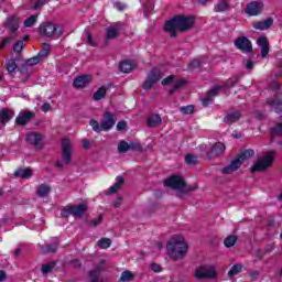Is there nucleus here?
Segmentation results:
<instances>
[{
    "instance_id": "obj_1",
    "label": "nucleus",
    "mask_w": 282,
    "mask_h": 282,
    "mask_svg": "<svg viewBox=\"0 0 282 282\" xmlns=\"http://www.w3.org/2000/svg\"><path fill=\"white\" fill-rule=\"evenodd\" d=\"M193 25H195L193 17L175 15L165 23L164 30L169 32L171 39H175L177 32H188V30H193Z\"/></svg>"
},
{
    "instance_id": "obj_2",
    "label": "nucleus",
    "mask_w": 282,
    "mask_h": 282,
    "mask_svg": "<svg viewBox=\"0 0 282 282\" xmlns=\"http://www.w3.org/2000/svg\"><path fill=\"white\" fill-rule=\"evenodd\" d=\"M164 186H167L169 188H172L173 191H178L176 193V197H184L186 193H193V191H197L199 187L197 184L194 185H187L186 181H184V177L180 175H172L167 180L163 182Z\"/></svg>"
},
{
    "instance_id": "obj_3",
    "label": "nucleus",
    "mask_w": 282,
    "mask_h": 282,
    "mask_svg": "<svg viewBox=\"0 0 282 282\" xmlns=\"http://www.w3.org/2000/svg\"><path fill=\"white\" fill-rule=\"evenodd\" d=\"M167 254L174 261H180V259H184L186 257V252H188V245L184 241L183 238H172L167 242Z\"/></svg>"
},
{
    "instance_id": "obj_4",
    "label": "nucleus",
    "mask_w": 282,
    "mask_h": 282,
    "mask_svg": "<svg viewBox=\"0 0 282 282\" xmlns=\"http://www.w3.org/2000/svg\"><path fill=\"white\" fill-rule=\"evenodd\" d=\"M253 155H254V150L252 149L245 150L239 154L237 159L231 161V163L228 166L223 167L221 173H224V175H230L231 173H235V171H239L243 162H246V160H250V158H252Z\"/></svg>"
},
{
    "instance_id": "obj_5",
    "label": "nucleus",
    "mask_w": 282,
    "mask_h": 282,
    "mask_svg": "<svg viewBox=\"0 0 282 282\" xmlns=\"http://www.w3.org/2000/svg\"><path fill=\"white\" fill-rule=\"evenodd\" d=\"M274 155L276 151L265 152L261 159H259L251 167V173H261L268 171L272 164H274Z\"/></svg>"
},
{
    "instance_id": "obj_6",
    "label": "nucleus",
    "mask_w": 282,
    "mask_h": 282,
    "mask_svg": "<svg viewBox=\"0 0 282 282\" xmlns=\"http://www.w3.org/2000/svg\"><path fill=\"white\" fill-rule=\"evenodd\" d=\"M85 213H87V205L86 203H80L79 205L66 206V208L62 210L61 215L64 218L69 217V215H72L73 217H83Z\"/></svg>"
},
{
    "instance_id": "obj_7",
    "label": "nucleus",
    "mask_w": 282,
    "mask_h": 282,
    "mask_svg": "<svg viewBox=\"0 0 282 282\" xmlns=\"http://www.w3.org/2000/svg\"><path fill=\"white\" fill-rule=\"evenodd\" d=\"M159 80H162V72L158 68L151 69L145 82L143 83V89H151V87H153L155 83H159Z\"/></svg>"
},
{
    "instance_id": "obj_8",
    "label": "nucleus",
    "mask_w": 282,
    "mask_h": 282,
    "mask_svg": "<svg viewBox=\"0 0 282 282\" xmlns=\"http://www.w3.org/2000/svg\"><path fill=\"white\" fill-rule=\"evenodd\" d=\"M62 161L66 166H69L72 163V143L69 139L62 140Z\"/></svg>"
},
{
    "instance_id": "obj_9",
    "label": "nucleus",
    "mask_w": 282,
    "mask_h": 282,
    "mask_svg": "<svg viewBox=\"0 0 282 282\" xmlns=\"http://www.w3.org/2000/svg\"><path fill=\"white\" fill-rule=\"evenodd\" d=\"M216 274L215 269L210 267H199L196 269L195 278L197 280L215 279Z\"/></svg>"
},
{
    "instance_id": "obj_10",
    "label": "nucleus",
    "mask_w": 282,
    "mask_h": 282,
    "mask_svg": "<svg viewBox=\"0 0 282 282\" xmlns=\"http://www.w3.org/2000/svg\"><path fill=\"white\" fill-rule=\"evenodd\" d=\"M235 46L240 52H245L246 54L252 52V42L248 40L246 36H239L235 40Z\"/></svg>"
},
{
    "instance_id": "obj_11",
    "label": "nucleus",
    "mask_w": 282,
    "mask_h": 282,
    "mask_svg": "<svg viewBox=\"0 0 282 282\" xmlns=\"http://www.w3.org/2000/svg\"><path fill=\"white\" fill-rule=\"evenodd\" d=\"M35 117L36 115L30 110L21 111L15 118V124H18V127H25V124H28V122L33 120Z\"/></svg>"
},
{
    "instance_id": "obj_12",
    "label": "nucleus",
    "mask_w": 282,
    "mask_h": 282,
    "mask_svg": "<svg viewBox=\"0 0 282 282\" xmlns=\"http://www.w3.org/2000/svg\"><path fill=\"white\" fill-rule=\"evenodd\" d=\"M26 142L33 144L35 149H43V134L40 132H30L26 134Z\"/></svg>"
},
{
    "instance_id": "obj_13",
    "label": "nucleus",
    "mask_w": 282,
    "mask_h": 282,
    "mask_svg": "<svg viewBox=\"0 0 282 282\" xmlns=\"http://www.w3.org/2000/svg\"><path fill=\"white\" fill-rule=\"evenodd\" d=\"M116 127V116L110 111L104 113V121H101V128L104 131H111Z\"/></svg>"
},
{
    "instance_id": "obj_14",
    "label": "nucleus",
    "mask_w": 282,
    "mask_h": 282,
    "mask_svg": "<svg viewBox=\"0 0 282 282\" xmlns=\"http://www.w3.org/2000/svg\"><path fill=\"white\" fill-rule=\"evenodd\" d=\"M261 10H263V3L259 1H252L247 4L245 12L249 17H257L258 14H261Z\"/></svg>"
},
{
    "instance_id": "obj_15",
    "label": "nucleus",
    "mask_w": 282,
    "mask_h": 282,
    "mask_svg": "<svg viewBox=\"0 0 282 282\" xmlns=\"http://www.w3.org/2000/svg\"><path fill=\"white\" fill-rule=\"evenodd\" d=\"M99 263L100 264L97 268L89 272V279L91 282H107V280L100 276V273L102 272V268L105 265V260H100Z\"/></svg>"
},
{
    "instance_id": "obj_16",
    "label": "nucleus",
    "mask_w": 282,
    "mask_h": 282,
    "mask_svg": "<svg viewBox=\"0 0 282 282\" xmlns=\"http://www.w3.org/2000/svg\"><path fill=\"white\" fill-rule=\"evenodd\" d=\"M226 151V145L221 142H217L212 147V150L207 152L208 160H213V158H219V155H224Z\"/></svg>"
},
{
    "instance_id": "obj_17",
    "label": "nucleus",
    "mask_w": 282,
    "mask_h": 282,
    "mask_svg": "<svg viewBox=\"0 0 282 282\" xmlns=\"http://www.w3.org/2000/svg\"><path fill=\"white\" fill-rule=\"evenodd\" d=\"M39 30L42 36L51 37L56 34V25L52 22H45L44 24L40 25Z\"/></svg>"
},
{
    "instance_id": "obj_18",
    "label": "nucleus",
    "mask_w": 282,
    "mask_h": 282,
    "mask_svg": "<svg viewBox=\"0 0 282 282\" xmlns=\"http://www.w3.org/2000/svg\"><path fill=\"white\" fill-rule=\"evenodd\" d=\"M89 83H91V75H80L74 79L73 87L83 89V87L88 86Z\"/></svg>"
},
{
    "instance_id": "obj_19",
    "label": "nucleus",
    "mask_w": 282,
    "mask_h": 282,
    "mask_svg": "<svg viewBox=\"0 0 282 282\" xmlns=\"http://www.w3.org/2000/svg\"><path fill=\"white\" fill-rule=\"evenodd\" d=\"M257 43L261 50V52H260L261 58H265V56H268V54H270V44L268 43V37L260 36L257 40Z\"/></svg>"
},
{
    "instance_id": "obj_20",
    "label": "nucleus",
    "mask_w": 282,
    "mask_h": 282,
    "mask_svg": "<svg viewBox=\"0 0 282 282\" xmlns=\"http://www.w3.org/2000/svg\"><path fill=\"white\" fill-rule=\"evenodd\" d=\"M224 89V86H215L213 89L208 90L206 98L203 99V107H208L210 105V101L215 96H219V91Z\"/></svg>"
},
{
    "instance_id": "obj_21",
    "label": "nucleus",
    "mask_w": 282,
    "mask_h": 282,
    "mask_svg": "<svg viewBox=\"0 0 282 282\" xmlns=\"http://www.w3.org/2000/svg\"><path fill=\"white\" fill-rule=\"evenodd\" d=\"M14 118V110H10L8 108H3L0 110V123L6 127L8 122H10Z\"/></svg>"
},
{
    "instance_id": "obj_22",
    "label": "nucleus",
    "mask_w": 282,
    "mask_h": 282,
    "mask_svg": "<svg viewBox=\"0 0 282 282\" xmlns=\"http://www.w3.org/2000/svg\"><path fill=\"white\" fill-rule=\"evenodd\" d=\"M265 104L271 107L275 113H282V100L279 98H269L267 99Z\"/></svg>"
},
{
    "instance_id": "obj_23",
    "label": "nucleus",
    "mask_w": 282,
    "mask_h": 282,
    "mask_svg": "<svg viewBox=\"0 0 282 282\" xmlns=\"http://www.w3.org/2000/svg\"><path fill=\"white\" fill-rule=\"evenodd\" d=\"M118 39V26L111 25L106 29L105 43L109 45V41Z\"/></svg>"
},
{
    "instance_id": "obj_24",
    "label": "nucleus",
    "mask_w": 282,
    "mask_h": 282,
    "mask_svg": "<svg viewBox=\"0 0 282 282\" xmlns=\"http://www.w3.org/2000/svg\"><path fill=\"white\" fill-rule=\"evenodd\" d=\"M239 120H241V111L229 112L224 118L226 124H235V122H239Z\"/></svg>"
},
{
    "instance_id": "obj_25",
    "label": "nucleus",
    "mask_w": 282,
    "mask_h": 282,
    "mask_svg": "<svg viewBox=\"0 0 282 282\" xmlns=\"http://www.w3.org/2000/svg\"><path fill=\"white\" fill-rule=\"evenodd\" d=\"M19 23H20L19 19H17L15 17H10L7 19V22L4 25L10 31V34H14V32L19 30Z\"/></svg>"
},
{
    "instance_id": "obj_26",
    "label": "nucleus",
    "mask_w": 282,
    "mask_h": 282,
    "mask_svg": "<svg viewBox=\"0 0 282 282\" xmlns=\"http://www.w3.org/2000/svg\"><path fill=\"white\" fill-rule=\"evenodd\" d=\"M273 24H274V19L268 18L264 21L254 22L253 28L254 30H270V28H272Z\"/></svg>"
},
{
    "instance_id": "obj_27",
    "label": "nucleus",
    "mask_w": 282,
    "mask_h": 282,
    "mask_svg": "<svg viewBox=\"0 0 282 282\" xmlns=\"http://www.w3.org/2000/svg\"><path fill=\"white\" fill-rule=\"evenodd\" d=\"M124 184V178L122 176H117L116 183L109 187L107 195H112L113 193H118L122 185Z\"/></svg>"
},
{
    "instance_id": "obj_28",
    "label": "nucleus",
    "mask_w": 282,
    "mask_h": 282,
    "mask_svg": "<svg viewBox=\"0 0 282 282\" xmlns=\"http://www.w3.org/2000/svg\"><path fill=\"white\" fill-rule=\"evenodd\" d=\"M25 50V43L23 40H19L13 44V52L15 53V61H21V53Z\"/></svg>"
},
{
    "instance_id": "obj_29",
    "label": "nucleus",
    "mask_w": 282,
    "mask_h": 282,
    "mask_svg": "<svg viewBox=\"0 0 282 282\" xmlns=\"http://www.w3.org/2000/svg\"><path fill=\"white\" fill-rule=\"evenodd\" d=\"M42 254L54 253L58 250V241L41 246Z\"/></svg>"
},
{
    "instance_id": "obj_30",
    "label": "nucleus",
    "mask_w": 282,
    "mask_h": 282,
    "mask_svg": "<svg viewBox=\"0 0 282 282\" xmlns=\"http://www.w3.org/2000/svg\"><path fill=\"white\" fill-rule=\"evenodd\" d=\"M119 69L123 74H129L135 69V64H133V62L130 61H123L121 62Z\"/></svg>"
},
{
    "instance_id": "obj_31",
    "label": "nucleus",
    "mask_w": 282,
    "mask_h": 282,
    "mask_svg": "<svg viewBox=\"0 0 282 282\" xmlns=\"http://www.w3.org/2000/svg\"><path fill=\"white\" fill-rule=\"evenodd\" d=\"M160 124H162V117H160V115H152L148 118V126L155 128V127H160Z\"/></svg>"
},
{
    "instance_id": "obj_32",
    "label": "nucleus",
    "mask_w": 282,
    "mask_h": 282,
    "mask_svg": "<svg viewBox=\"0 0 282 282\" xmlns=\"http://www.w3.org/2000/svg\"><path fill=\"white\" fill-rule=\"evenodd\" d=\"M51 192H52V187H50V185L41 184L37 187L39 197H47Z\"/></svg>"
},
{
    "instance_id": "obj_33",
    "label": "nucleus",
    "mask_w": 282,
    "mask_h": 282,
    "mask_svg": "<svg viewBox=\"0 0 282 282\" xmlns=\"http://www.w3.org/2000/svg\"><path fill=\"white\" fill-rule=\"evenodd\" d=\"M15 177H21L22 180H30L32 176V170L25 169V170H18L14 172Z\"/></svg>"
},
{
    "instance_id": "obj_34",
    "label": "nucleus",
    "mask_w": 282,
    "mask_h": 282,
    "mask_svg": "<svg viewBox=\"0 0 282 282\" xmlns=\"http://www.w3.org/2000/svg\"><path fill=\"white\" fill-rule=\"evenodd\" d=\"M241 270H243V264L238 263L231 267V269L228 271L227 275L232 279V276H237V274H239V272H241Z\"/></svg>"
},
{
    "instance_id": "obj_35",
    "label": "nucleus",
    "mask_w": 282,
    "mask_h": 282,
    "mask_svg": "<svg viewBox=\"0 0 282 282\" xmlns=\"http://www.w3.org/2000/svg\"><path fill=\"white\" fill-rule=\"evenodd\" d=\"M230 6H228V0H219L215 6L216 12H226Z\"/></svg>"
},
{
    "instance_id": "obj_36",
    "label": "nucleus",
    "mask_w": 282,
    "mask_h": 282,
    "mask_svg": "<svg viewBox=\"0 0 282 282\" xmlns=\"http://www.w3.org/2000/svg\"><path fill=\"white\" fill-rule=\"evenodd\" d=\"M105 96H107V88L105 87H100L97 91H95V94L93 95V100H102V98H105Z\"/></svg>"
},
{
    "instance_id": "obj_37",
    "label": "nucleus",
    "mask_w": 282,
    "mask_h": 282,
    "mask_svg": "<svg viewBox=\"0 0 282 282\" xmlns=\"http://www.w3.org/2000/svg\"><path fill=\"white\" fill-rule=\"evenodd\" d=\"M39 63H41V59L37 55L34 56V57H31V58L25 61V64L22 66L21 72H23V69H25V67H32L34 65H39Z\"/></svg>"
},
{
    "instance_id": "obj_38",
    "label": "nucleus",
    "mask_w": 282,
    "mask_h": 282,
    "mask_svg": "<svg viewBox=\"0 0 282 282\" xmlns=\"http://www.w3.org/2000/svg\"><path fill=\"white\" fill-rule=\"evenodd\" d=\"M17 57L15 58H11L8 64H7V70L9 74H14V72L17 70V67H19V65H17Z\"/></svg>"
},
{
    "instance_id": "obj_39",
    "label": "nucleus",
    "mask_w": 282,
    "mask_h": 282,
    "mask_svg": "<svg viewBox=\"0 0 282 282\" xmlns=\"http://www.w3.org/2000/svg\"><path fill=\"white\" fill-rule=\"evenodd\" d=\"M89 124L95 133H101V131H105V129H102V123H99L96 119H91Z\"/></svg>"
},
{
    "instance_id": "obj_40",
    "label": "nucleus",
    "mask_w": 282,
    "mask_h": 282,
    "mask_svg": "<svg viewBox=\"0 0 282 282\" xmlns=\"http://www.w3.org/2000/svg\"><path fill=\"white\" fill-rule=\"evenodd\" d=\"M239 83V77H231L227 82L223 84V89H230V87H235Z\"/></svg>"
},
{
    "instance_id": "obj_41",
    "label": "nucleus",
    "mask_w": 282,
    "mask_h": 282,
    "mask_svg": "<svg viewBox=\"0 0 282 282\" xmlns=\"http://www.w3.org/2000/svg\"><path fill=\"white\" fill-rule=\"evenodd\" d=\"M140 2L147 12H151L155 8V0H140Z\"/></svg>"
},
{
    "instance_id": "obj_42",
    "label": "nucleus",
    "mask_w": 282,
    "mask_h": 282,
    "mask_svg": "<svg viewBox=\"0 0 282 282\" xmlns=\"http://www.w3.org/2000/svg\"><path fill=\"white\" fill-rule=\"evenodd\" d=\"M203 63H206V58L205 57H199V58H196V59L192 61L189 63V67H191V69H197V68L202 67Z\"/></svg>"
},
{
    "instance_id": "obj_43",
    "label": "nucleus",
    "mask_w": 282,
    "mask_h": 282,
    "mask_svg": "<svg viewBox=\"0 0 282 282\" xmlns=\"http://www.w3.org/2000/svg\"><path fill=\"white\" fill-rule=\"evenodd\" d=\"M97 246L101 248V250H107V248L111 247V239L109 238H101L97 241Z\"/></svg>"
},
{
    "instance_id": "obj_44",
    "label": "nucleus",
    "mask_w": 282,
    "mask_h": 282,
    "mask_svg": "<svg viewBox=\"0 0 282 282\" xmlns=\"http://www.w3.org/2000/svg\"><path fill=\"white\" fill-rule=\"evenodd\" d=\"M184 85H186V80L184 79H180L178 82H176L174 86L170 89L169 96H173V94H175V91H177V89H180L181 87H184Z\"/></svg>"
},
{
    "instance_id": "obj_45",
    "label": "nucleus",
    "mask_w": 282,
    "mask_h": 282,
    "mask_svg": "<svg viewBox=\"0 0 282 282\" xmlns=\"http://www.w3.org/2000/svg\"><path fill=\"white\" fill-rule=\"evenodd\" d=\"M47 3V0H32L31 1V10H41L43 6Z\"/></svg>"
},
{
    "instance_id": "obj_46",
    "label": "nucleus",
    "mask_w": 282,
    "mask_h": 282,
    "mask_svg": "<svg viewBox=\"0 0 282 282\" xmlns=\"http://www.w3.org/2000/svg\"><path fill=\"white\" fill-rule=\"evenodd\" d=\"M236 243H237V236H228L224 240V245L226 246V248H232V246H235Z\"/></svg>"
},
{
    "instance_id": "obj_47",
    "label": "nucleus",
    "mask_w": 282,
    "mask_h": 282,
    "mask_svg": "<svg viewBox=\"0 0 282 282\" xmlns=\"http://www.w3.org/2000/svg\"><path fill=\"white\" fill-rule=\"evenodd\" d=\"M135 279V275L131 271H123L120 276V281L127 282V281H133Z\"/></svg>"
},
{
    "instance_id": "obj_48",
    "label": "nucleus",
    "mask_w": 282,
    "mask_h": 282,
    "mask_svg": "<svg viewBox=\"0 0 282 282\" xmlns=\"http://www.w3.org/2000/svg\"><path fill=\"white\" fill-rule=\"evenodd\" d=\"M56 268V262H51L42 265L43 274H50Z\"/></svg>"
},
{
    "instance_id": "obj_49",
    "label": "nucleus",
    "mask_w": 282,
    "mask_h": 282,
    "mask_svg": "<svg viewBox=\"0 0 282 282\" xmlns=\"http://www.w3.org/2000/svg\"><path fill=\"white\" fill-rule=\"evenodd\" d=\"M180 111L181 113H184V116H188L195 112V107L193 105L183 106L180 108Z\"/></svg>"
},
{
    "instance_id": "obj_50",
    "label": "nucleus",
    "mask_w": 282,
    "mask_h": 282,
    "mask_svg": "<svg viewBox=\"0 0 282 282\" xmlns=\"http://www.w3.org/2000/svg\"><path fill=\"white\" fill-rule=\"evenodd\" d=\"M37 20L39 15H31L24 21V28H32V25H34V23H36Z\"/></svg>"
},
{
    "instance_id": "obj_51",
    "label": "nucleus",
    "mask_w": 282,
    "mask_h": 282,
    "mask_svg": "<svg viewBox=\"0 0 282 282\" xmlns=\"http://www.w3.org/2000/svg\"><path fill=\"white\" fill-rule=\"evenodd\" d=\"M185 163L189 166H195V164H197V156H195L194 154H187L185 156Z\"/></svg>"
},
{
    "instance_id": "obj_52",
    "label": "nucleus",
    "mask_w": 282,
    "mask_h": 282,
    "mask_svg": "<svg viewBox=\"0 0 282 282\" xmlns=\"http://www.w3.org/2000/svg\"><path fill=\"white\" fill-rule=\"evenodd\" d=\"M129 151V142L120 141L118 144V153H127Z\"/></svg>"
},
{
    "instance_id": "obj_53",
    "label": "nucleus",
    "mask_w": 282,
    "mask_h": 282,
    "mask_svg": "<svg viewBox=\"0 0 282 282\" xmlns=\"http://www.w3.org/2000/svg\"><path fill=\"white\" fill-rule=\"evenodd\" d=\"M129 144V151H142V144L140 142H130Z\"/></svg>"
},
{
    "instance_id": "obj_54",
    "label": "nucleus",
    "mask_w": 282,
    "mask_h": 282,
    "mask_svg": "<svg viewBox=\"0 0 282 282\" xmlns=\"http://www.w3.org/2000/svg\"><path fill=\"white\" fill-rule=\"evenodd\" d=\"M175 80V75H170L167 77H165L162 82L161 85H163V87H166L167 85H172V83Z\"/></svg>"
},
{
    "instance_id": "obj_55",
    "label": "nucleus",
    "mask_w": 282,
    "mask_h": 282,
    "mask_svg": "<svg viewBox=\"0 0 282 282\" xmlns=\"http://www.w3.org/2000/svg\"><path fill=\"white\" fill-rule=\"evenodd\" d=\"M88 224L91 226V228H97V226L102 224V215H99L97 219L89 220Z\"/></svg>"
},
{
    "instance_id": "obj_56",
    "label": "nucleus",
    "mask_w": 282,
    "mask_h": 282,
    "mask_svg": "<svg viewBox=\"0 0 282 282\" xmlns=\"http://www.w3.org/2000/svg\"><path fill=\"white\" fill-rule=\"evenodd\" d=\"M87 40L86 43L87 45H90L91 47H96V41H94V35L91 33H86Z\"/></svg>"
},
{
    "instance_id": "obj_57",
    "label": "nucleus",
    "mask_w": 282,
    "mask_h": 282,
    "mask_svg": "<svg viewBox=\"0 0 282 282\" xmlns=\"http://www.w3.org/2000/svg\"><path fill=\"white\" fill-rule=\"evenodd\" d=\"M14 36H9V37H4L2 43H0V50H3V47H6V45H8V43H12Z\"/></svg>"
},
{
    "instance_id": "obj_58",
    "label": "nucleus",
    "mask_w": 282,
    "mask_h": 282,
    "mask_svg": "<svg viewBox=\"0 0 282 282\" xmlns=\"http://www.w3.org/2000/svg\"><path fill=\"white\" fill-rule=\"evenodd\" d=\"M50 54V48H43L39 52L37 56L40 57V61H43L46 56Z\"/></svg>"
},
{
    "instance_id": "obj_59",
    "label": "nucleus",
    "mask_w": 282,
    "mask_h": 282,
    "mask_svg": "<svg viewBox=\"0 0 282 282\" xmlns=\"http://www.w3.org/2000/svg\"><path fill=\"white\" fill-rule=\"evenodd\" d=\"M127 129V121H119L117 123V131H124Z\"/></svg>"
},
{
    "instance_id": "obj_60",
    "label": "nucleus",
    "mask_w": 282,
    "mask_h": 282,
    "mask_svg": "<svg viewBox=\"0 0 282 282\" xmlns=\"http://www.w3.org/2000/svg\"><path fill=\"white\" fill-rule=\"evenodd\" d=\"M151 270L153 272H160L162 270V267L160 264H158V263H152L151 264Z\"/></svg>"
},
{
    "instance_id": "obj_61",
    "label": "nucleus",
    "mask_w": 282,
    "mask_h": 282,
    "mask_svg": "<svg viewBox=\"0 0 282 282\" xmlns=\"http://www.w3.org/2000/svg\"><path fill=\"white\" fill-rule=\"evenodd\" d=\"M120 206H122V197H118V198L113 202V207H115V208H120Z\"/></svg>"
},
{
    "instance_id": "obj_62",
    "label": "nucleus",
    "mask_w": 282,
    "mask_h": 282,
    "mask_svg": "<svg viewBox=\"0 0 282 282\" xmlns=\"http://www.w3.org/2000/svg\"><path fill=\"white\" fill-rule=\"evenodd\" d=\"M50 109H52V105H50V102L43 104L42 111H44V113H47V111H50Z\"/></svg>"
},
{
    "instance_id": "obj_63",
    "label": "nucleus",
    "mask_w": 282,
    "mask_h": 282,
    "mask_svg": "<svg viewBox=\"0 0 282 282\" xmlns=\"http://www.w3.org/2000/svg\"><path fill=\"white\" fill-rule=\"evenodd\" d=\"M253 116L257 118V120H262V118H265V115H263L261 111H254Z\"/></svg>"
},
{
    "instance_id": "obj_64",
    "label": "nucleus",
    "mask_w": 282,
    "mask_h": 282,
    "mask_svg": "<svg viewBox=\"0 0 282 282\" xmlns=\"http://www.w3.org/2000/svg\"><path fill=\"white\" fill-rule=\"evenodd\" d=\"M115 8H117V10H119V11H122V10H124V8H127V4H123L121 2H116Z\"/></svg>"
}]
</instances>
